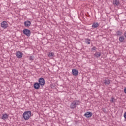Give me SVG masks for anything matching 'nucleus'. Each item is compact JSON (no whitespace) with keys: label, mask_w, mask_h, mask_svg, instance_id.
I'll return each instance as SVG.
<instances>
[{"label":"nucleus","mask_w":126,"mask_h":126,"mask_svg":"<svg viewBox=\"0 0 126 126\" xmlns=\"http://www.w3.org/2000/svg\"><path fill=\"white\" fill-rule=\"evenodd\" d=\"M32 113L31 111H25L23 114V118L25 121H28L31 118Z\"/></svg>","instance_id":"1"},{"label":"nucleus","mask_w":126,"mask_h":126,"mask_svg":"<svg viewBox=\"0 0 126 126\" xmlns=\"http://www.w3.org/2000/svg\"><path fill=\"white\" fill-rule=\"evenodd\" d=\"M80 103V101L79 100H75L73 101L70 105V109H74L76 108V106Z\"/></svg>","instance_id":"2"},{"label":"nucleus","mask_w":126,"mask_h":126,"mask_svg":"<svg viewBox=\"0 0 126 126\" xmlns=\"http://www.w3.org/2000/svg\"><path fill=\"white\" fill-rule=\"evenodd\" d=\"M23 33L24 35H26L27 37H30L31 35V31L30 30L24 29L23 31Z\"/></svg>","instance_id":"3"},{"label":"nucleus","mask_w":126,"mask_h":126,"mask_svg":"<svg viewBox=\"0 0 126 126\" xmlns=\"http://www.w3.org/2000/svg\"><path fill=\"white\" fill-rule=\"evenodd\" d=\"M0 26L3 29H6L8 27V24L7 21H3L1 23Z\"/></svg>","instance_id":"4"},{"label":"nucleus","mask_w":126,"mask_h":126,"mask_svg":"<svg viewBox=\"0 0 126 126\" xmlns=\"http://www.w3.org/2000/svg\"><path fill=\"white\" fill-rule=\"evenodd\" d=\"M38 84L41 87H43L45 85V79L43 78H40L38 80Z\"/></svg>","instance_id":"5"},{"label":"nucleus","mask_w":126,"mask_h":126,"mask_svg":"<svg viewBox=\"0 0 126 126\" xmlns=\"http://www.w3.org/2000/svg\"><path fill=\"white\" fill-rule=\"evenodd\" d=\"M16 56L18 59H21V58H22V56H23V54L20 51H17L16 53Z\"/></svg>","instance_id":"6"},{"label":"nucleus","mask_w":126,"mask_h":126,"mask_svg":"<svg viewBox=\"0 0 126 126\" xmlns=\"http://www.w3.org/2000/svg\"><path fill=\"white\" fill-rule=\"evenodd\" d=\"M84 116L86 117V118H91L92 117V112H87L85 113Z\"/></svg>","instance_id":"7"},{"label":"nucleus","mask_w":126,"mask_h":126,"mask_svg":"<svg viewBox=\"0 0 126 126\" xmlns=\"http://www.w3.org/2000/svg\"><path fill=\"white\" fill-rule=\"evenodd\" d=\"M24 25L25 27H29L31 25V22L30 21H26L24 23Z\"/></svg>","instance_id":"8"},{"label":"nucleus","mask_w":126,"mask_h":126,"mask_svg":"<svg viewBox=\"0 0 126 126\" xmlns=\"http://www.w3.org/2000/svg\"><path fill=\"white\" fill-rule=\"evenodd\" d=\"M40 85L39 84V83L36 82L34 84L33 87L34 89L38 90V89H39L40 88Z\"/></svg>","instance_id":"9"},{"label":"nucleus","mask_w":126,"mask_h":126,"mask_svg":"<svg viewBox=\"0 0 126 126\" xmlns=\"http://www.w3.org/2000/svg\"><path fill=\"white\" fill-rule=\"evenodd\" d=\"M72 72L73 75H74V76H77V75H78V70L75 69H72Z\"/></svg>","instance_id":"10"},{"label":"nucleus","mask_w":126,"mask_h":126,"mask_svg":"<svg viewBox=\"0 0 126 126\" xmlns=\"http://www.w3.org/2000/svg\"><path fill=\"white\" fill-rule=\"evenodd\" d=\"M1 119L2 120H6V119H8V115L6 113L2 114Z\"/></svg>","instance_id":"11"},{"label":"nucleus","mask_w":126,"mask_h":126,"mask_svg":"<svg viewBox=\"0 0 126 126\" xmlns=\"http://www.w3.org/2000/svg\"><path fill=\"white\" fill-rule=\"evenodd\" d=\"M99 26V23H94L92 25V28L94 29L97 28Z\"/></svg>","instance_id":"12"},{"label":"nucleus","mask_w":126,"mask_h":126,"mask_svg":"<svg viewBox=\"0 0 126 126\" xmlns=\"http://www.w3.org/2000/svg\"><path fill=\"white\" fill-rule=\"evenodd\" d=\"M104 83L105 84V85H109V84L111 83V80L109 79H106L104 81Z\"/></svg>","instance_id":"13"},{"label":"nucleus","mask_w":126,"mask_h":126,"mask_svg":"<svg viewBox=\"0 0 126 126\" xmlns=\"http://www.w3.org/2000/svg\"><path fill=\"white\" fill-rule=\"evenodd\" d=\"M101 55L102 54L100 52H96L94 54V57H95V58H100V57H101Z\"/></svg>","instance_id":"14"},{"label":"nucleus","mask_w":126,"mask_h":126,"mask_svg":"<svg viewBox=\"0 0 126 126\" xmlns=\"http://www.w3.org/2000/svg\"><path fill=\"white\" fill-rule=\"evenodd\" d=\"M119 40L120 42H121V43H123V42H124V41H125V37H124V36H121L119 37Z\"/></svg>","instance_id":"15"},{"label":"nucleus","mask_w":126,"mask_h":126,"mask_svg":"<svg viewBox=\"0 0 126 126\" xmlns=\"http://www.w3.org/2000/svg\"><path fill=\"white\" fill-rule=\"evenodd\" d=\"M113 4H114V5H119V4H120V1L119 0H115L113 1Z\"/></svg>","instance_id":"16"},{"label":"nucleus","mask_w":126,"mask_h":126,"mask_svg":"<svg viewBox=\"0 0 126 126\" xmlns=\"http://www.w3.org/2000/svg\"><path fill=\"white\" fill-rule=\"evenodd\" d=\"M123 34V32L121 31H118L116 32L117 36H122V34Z\"/></svg>","instance_id":"17"},{"label":"nucleus","mask_w":126,"mask_h":126,"mask_svg":"<svg viewBox=\"0 0 126 126\" xmlns=\"http://www.w3.org/2000/svg\"><path fill=\"white\" fill-rule=\"evenodd\" d=\"M49 58H52L54 56V52L49 53L48 54Z\"/></svg>","instance_id":"18"},{"label":"nucleus","mask_w":126,"mask_h":126,"mask_svg":"<svg viewBox=\"0 0 126 126\" xmlns=\"http://www.w3.org/2000/svg\"><path fill=\"white\" fill-rule=\"evenodd\" d=\"M85 41L87 44H88V45H90V39H89V38H86L85 39Z\"/></svg>","instance_id":"19"},{"label":"nucleus","mask_w":126,"mask_h":126,"mask_svg":"<svg viewBox=\"0 0 126 126\" xmlns=\"http://www.w3.org/2000/svg\"><path fill=\"white\" fill-rule=\"evenodd\" d=\"M33 59H34V58H33V56H30L29 57V60L30 61H33Z\"/></svg>","instance_id":"20"},{"label":"nucleus","mask_w":126,"mask_h":126,"mask_svg":"<svg viewBox=\"0 0 126 126\" xmlns=\"http://www.w3.org/2000/svg\"><path fill=\"white\" fill-rule=\"evenodd\" d=\"M111 102H112V103H114V102H115V98H114V97L111 98Z\"/></svg>","instance_id":"21"},{"label":"nucleus","mask_w":126,"mask_h":126,"mask_svg":"<svg viewBox=\"0 0 126 126\" xmlns=\"http://www.w3.org/2000/svg\"><path fill=\"white\" fill-rule=\"evenodd\" d=\"M92 51H95V50H96V47L94 46V47L92 48Z\"/></svg>","instance_id":"22"},{"label":"nucleus","mask_w":126,"mask_h":126,"mask_svg":"<svg viewBox=\"0 0 126 126\" xmlns=\"http://www.w3.org/2000/svg\"><path fill=\"white\" fill-rule=\"evenodd\" d=\"M124 117L125 119H126V112L124 113Z\"/></svg>","instance_id":"23"},{"label":"nucleus","mask_w":126,"mask_h":126,"mask_svg":"<svg viewBox=\"0 0 126 126\" xmlns=\"http://www.w3.org/2000/svg\"><path fill=\"white\" fill-rule=\"evenodd\" d=\"M124 36H125V37L126 38V31L124 32Z\"/></svg>","instance_id":"24"},{"label":"nucleus","mask_w":126,"mask_h":126,"mask_svg":"<svg viewBox=\"0 0 126 126\" xmlns=\"http://www.w3.org/2000/svg\"><path fill=\"white\" fill-rule=\"evenodd\" d=\"M124 92L126 94V88L124 89Z\"/></svg>","instance_id":"25"}]
</instances>
